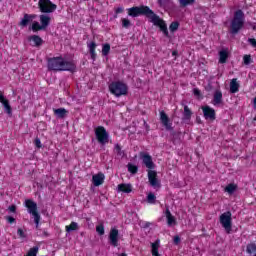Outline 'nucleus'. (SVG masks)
I'll list each match as a JSON object with an SVG mask.
<instances>
[{"mask_svg":"<svg viewBox=\"0 0 256 256\" xmlns=\"http://www.w3.org/2000/svg\"><path fill=\"white\" fill-rule=\"evenodd\" d=\"M128 171L129 173H132L133 175H135V173H137L138 168L136 165H133L131 163L128 164Z\"/></svg>","mask_w":256,"mask_h":256,"instance_id":"38","label":"nucleus"},{"mask_svg":"<svg viewBox=\"0 0 256 256\" xmlns=\"http://www.w3.org/2000/svg\"><path fill=\"white\" fill-rule=\"evenodd\" d=\"M160 243H161L160 240H156L155 242H153V243L151 244V253H152V256H161V255H159Z\"/></svg>","mask_w":256,"mask_h":256,"instance_id":"20","label":"nucleus"},{"mask_svg":"<svg viewBox=\"0 0 256 256\" xmlns=\"http://www.w3.org/2000/svg\"><path fill=\"white\" fill-rule=\"evenodd\" d=\"M244 24H245V14L243 13V10H237L230 24L231 33L233 35H236V33H239V31L243 29Z\"/></svg>","mask_w":256,"mask_h":256,"instance_id":"3","label":"nucleus"},{"mask_svg":"<svg viewBox=\"0 0 256 256\" xmlns=\"http://www.w3.org/2000/svg\"><path fill=\"white\" fill-rule=\"evenodd\" d=\"M181 243V238L179 236H174V244L179 245Z\"/></svg>","mask_w":256,"mask_h":256,"instance_id":"45","label":"nucleus"},{"mask_svg":"<svg viewBox=\"0 0 256 256\" xmlns=\"http://www.w3.org/2000/svg\"><path fill=\"white\" fill-rule=\"evenodd\" d=\"M37 251H39L38 247H33V256L37 255Z\"/></svg>","mask_w":256,"mask_h":256,"instance_id":"50","label":"nucleus"},{"mask_svg":"<svg viewBox=\"0 0 256 256\" xmlns=\"http://www.w3.org/2000/svg\"><path fill=\"white\" fill-rule=\"evenodd\" d=\"M191 115H193V112H191V109H189V106H184V113H183V120L189 121L191 119Z\"/></svg>","mask_w":256,"mask_h":256,"instance_id":"27","label":"nucleus"},{"mask_svg":"<svg viewBox=\"0 0 256 256\" xmlns=\"http://www.w3.org/2000/svg\"><path fill=\"white\" fill-rule=\"evenodd\" d=\"M243 61H244V65H250V63H251V55H244Z\"/></svg>","mask_w":256,"mask_h":256,"instance_id":"40","label":"nucleus"},{"mask_svg":"<svg viewBox=\"0 0 256 256\" xmlns=\"http://www.w3.org/2000/svg\"><path fill=\"white\" fill-rule=\"evenodd\" d=\"M221 103H223V93H221V91L217 90L214 93L212 105L217 107V105H221Z\"/></svg>","mask_w":256,"mask_h":256,"instance_id":"18","label":"nucleus"},{"mask_svg":"<svg viewBox=\"0 0 256 256\" xmlns=\"http://www.w3.org/2000/svg\"><path fill=\"white\" fill-rule=\"evenodd\" d=\"M0 103H2V105L4 107V111L8 115H11L12 110H11V105H9V100H7V98H5V96L3 95V93H1V91H0Z\"/></svg>","mask_w":256,"mask_h":256,"instance_id":"15","label":"nucleus"},{"mask_svg":"<svg viewBox=\"0 0 256 256\" xmlns=\"http://www.w3.org/2000/svg\"><path fill=\"white\" fill-rule=\"evenodd\" d=\"M123 11H124V8L122 6L115 9L116 15H119V13H123Z\"/></svg>","mask_w":256,"mask_h":256,"instance_id":"46","label":"nucleus"},{"mask_svg":"<svg viewBox=\"0 0 256 256\" xmlns=\"http://www.w3.org/2000/svg\"><path fill=\"white\" fill-rule=\"evenodd\" d=\"M38 5L41 13H53L57 10V6L51 0H39Z\"/></svg>","mask_w":256,"mask_h":256,"instance_id":"8","label":"nucleus"},{"mask_svg":"<svg viewBox=\"0 0 256 256\" xmlns=\"http://www.w3.org/2000/svg\"><path fill=\"white\" fill-rule=\"evenodd\" d=\"M33 41L36 47H41V45H43V39L37 35L33 36Z\"/></svg>","mask_w":256,"mask_h":256,"instance_id":"34","label":"nucleus"},{"mask_svg":"<svg viewBox=\"0 0 256 256\" xmlns=\"http://www.w3.org/2000/svg\"><path fill=\"white\" fill-rule=\"evenodd\" d=\"M179 1L182 7H187V5H193L195 3V0H179Z\"/></svg>","mask_w":256,"mask_h":256,"instance_id":"37","label":"nucleus"},{"mask_svg":"<svg viewBox=\"0 0 256 256\" xmlns=\"http://www.w3.org/2000/svg\"><path fill=\"white\" fill-rule=\"evenodd\" d=\"M160 121L167 131L173 130V123H171V120H169V116H167L165 111L160 112Z\"/></svg>","mask_w":256,"mask_h":256,"instance_id":"11","label":"nucleus"},{"mask_svg":"<svg viewBox=\"0 0 256 256\" xmlns=\"http://www.w3.org/2000/svg\"><path fill=\"white\" fill-rule=\"evenodd\" d=\"M48 69L50 71H74L75 64L63 59V57H54L48 60Z\"/></svg>","mask_w":256,"mask_h":256,"instance_id":"2","label":"nucleus"},{"mask_svg":"<svg viewBox=\"0 0 256 256\" xmlns=\"http://www.w3.org/2000/svg\"><path fill=\"white\" fill-rule=\"evenodd\" d=\"M33 21V15L25 14L22 20L20 21L21 27H27L29 23Z\"/></svg>","mask_w":256,"mask_h":256,"instance_id":"21","label":"nucleus"},{"mask_svg":"<svg viewBox=\"0 0 256 256\" xmlns=\"http://www.w3.org/2000/svg\"><path fill=\"white\" fill-rule=\"evenodd\" d=\"M165 215L168 227H173L174 225H177V219H175V216L171 214L169 208H166Z\"/></svg>","mask_w":256,"mask_h":256,"instance_id":"16","label":"nucleus"},{"mask_svg":"<svg viewBox=\"0 0 256 256\" xmlns=\"http://www.w3.org/2000/svg\"><path fill=\"white\" fill-rule=\"evenodd\" d=\"M148 181L153 189H161V181L157 178V172L155 170L148 171Z\"/></svg>","mask_w":256,"mask_h":256,"instance_id":"9","label":"nucleus"},{"mask_svg":"<svg viewBox=\"0 0 256 256\" xmlns=\"http://www.w3.org/2000/svg\"><path fill=\"white\" fill-rule=\"evenodd\" d=\"M92 183L94 187H99V185H103L105 183V174L98 173L92 176Z\"/></svg>","mask_w":256,"mask_h":256,"instance_id":"13","label":"nucleus"},{"mask_svg":"<svg viewBox=\"0 0 256 256\" xmlns=\"http://www.w3.org/2000/svg\"><path fill=\"white\" fill-rule=\"evenodd\" d=\"M51 25V16L42 14L39 16V22H33V31H45Z\"/></svg>","mask_w":256,"mask_h":256,"instance_id":"6","label":"nucleus"},{"mask_svg":"<svg viewBox=\"0 0 256 256\" xmlns=\"http://www.w3.org/2000/svg\"><path fill=\"white\" fill-rule=\"evenodd\" d=\"M177 29H179V22H172L169 26V30L171 31V33H175Z\"/></svg>","mask_w":256,"mask_h":256,"instance_id":"36","label":"nucleus"},{"mask_svg":"<svg viewBox=\"0 0 256 256\" xmlns=\"http://www.w3.org/2000/svg\"><path fill=\"white\" fill-rule=\"evenodd\" d=\"M17 233H18V236L20 237V239H25V237H27L25 235V232L21 228L18 229Z\"/></svg>","mask_w":256,"mask_h":256,"instance_id":"41","label":"nucleus"},{"mask_svg":"<svg viewBox=\"0 0 256 256\" xmlns=\"http://www.w3.org/2000/svg\"><path fill=\"white\" fill-rule=\"evenodd\" d=\"M33 217H34V223L36 224V227H39V222L41 221V216L39 213H37V204L33 203Z\"/></svg>","mask_w":256,"mask_h":256,"instance_id":"23","label":"nucleus"},{"mask_svg":"<svg viewBox=\"0 0 256 256\" xmlns=\"http://www.w3.org/2000/svg\"><path fill=\"white\" fill-rule=\"evenodd\" d=\"M121 23L124 29H129V27H131V21L128 18H122Z\"/></svg>","mask_w":256,"mask_h":256,"instance_id":"35","label":"nucleus"},{"mask_svg":"<svg viewBox=\"0 0 256 256\" xmlns=\"http://www.w3.org/2000/svg\"><path fill=\"white\" fill-rule=\"evenodd\" d=\"M96 231L99 235H105V227L103 225L97 226Z\"/></svg>","mask_w":256,"mask_h":256,"instance_id":"39","label":"nucleus"},{"mask_svg":"<svg viewBox=\"0 0 256 256\" xmlns=\"http://www.w3.org/2000/svg\"><path fill=\"white\" fill-rule=\"evenodd\" d=\"M225 193H228V195H233V193H235V191H237V184H228L225 189H224Z\"/></svg>","mask_w":256,"mask_h":256,"instance_id":"26","label":"nucleus"},{"mask_svg":"<svg viewBox=\"0 0 256 256\" xmlns=\"http://www.w3.org/2000/svg\"><path fill=\"white\" fill-rule=\"evenodd\" d=\"M128 15L129 17H139V15H145L150 21V23H153L156 27H159L162 33L166 37H169V30H167V24H165V21L163 19H160L149 6H139V7H132L128 8Z\"/></svg>","mask_w":256,"mask_h":256,"instance_id":"1","label":"nucleus"},{"mask_svg":"<svg viewBox=\"0 0 256 256\" xmlns=\"http://www.w3.org/2000/svg\"><path fill=\"white\" fill-rule=\"evenodd\" d=\"M54 115L59 119H64L65 115H67V110L65 108L54 109Z\"/></svg>","mask_w":256,"mask_h":256,"instance_id":"25","label":"nucleus"},{"mask_svg":"<svg viewBox=\"0 0 256 256\" xmlns=\"http://www.w3.org/2000/svg\"><path fill=\"white\" fill-rule=\"evenodd\" d=\"M157 200V197L153 192L148 193L147 195V203H150V205H155V201Z\"/></svg>","mask_w":256,"mask_h":256,"instance_id":"31","label":"nucleus"},{"mask_svg":"<svg viewBox=\"0 0 256 256\" xmlns=\"http://www.w3.org/2000/svg\"><path fill=\"white\" fill-rule=\"evenodd\" d=\"M248 43H250L251 46L256 48V39L255 38H249Z\"/></svg>","mask_w":256,"mask_h":256,"instance_id":"44","label":"nucleus"},{"mask_svg":"<svg viewBox=\"0 0 256 256\" xmlns=\"http://www.w3.org/2000/svg\"><path fill=\"white\" fill-rule=\"evenodd\" d=\"M193 93L196 97H199L201 95V91L198 88H194Z\"/></svg>","mask_w":256,"mask_h":256,"instance_id":"47","label":"nucleus"},{"mask_svg":"<svg viewBox=\"0 0 256 256\" xmlns=\"http://www.w3.org/2000/svg\"><path fill=\"white\" fill-rule=\"evenodd\" d=\"M31 39H33V36H30V37H29V41H31Z\"/></svg>","mask_w":256,"mask_h":256,"instance_id":"54","label":"nucleus"},{"mask_svg":"<svg viewBox=\"0 0 256 256\" xmlns=\"http://www.w3.org/2000/svg\"><path fill=\"white\" fill-rule=\"evenodd\" d=\"M8 211H9L10 213H16V211H17V206H15V205L9 206V207H8Z\"/></svg>","mask_w":256,"mask_h":256,"instance_id":"43","label":"nucleus"},{"mask_svg":"<svg viewBox=\"0 0 256 256\" xmlns=\"http://www.w3.org/2000/svg\"><path fill=\"white\" fill-rule=\"evenodd\" d=\"M24 205L28 209V213H30V215H33V200H25Z\"/></svg>","mask_w":256,"mask_h":256,"instance_id":"30","label":"nucleus"},{"mask_svg":"<svg viewBox=\"0 0 256 256\" xmlns=\"http://www.w3.org/2000/svg\"><path fill=\"white\" fill-rule=\"evenodd\" d=\"M114 151H115L116 155H119V157H125V152L123 150H121V145L115 144Z\"/></svg>","mask_w":256,"mask_h":256,"instance_id":"32","label":"nucleus"},{"mask_svg":"<svg viewBox=\"0 0 256 256\" xmlns=\"http://www.w3.org/2000/svg\"><path fill=\"white\" fill-rule=\"evenodd\" d=\"M133 191V185L122 183L117 186L118 193H131Z\"/></svg>","mask_w":256,"mask_h":256,"instance_id":"17","label":"nucleus"},{"mask_svg":"<svg viewBox=\"0 0 256 256\" xmlns=\"http://www.w3.org/2000/svg\"><path fill=\"white\" fill-rule=\"evenodd\" d=\"M142 161L147 169H155V163H153V158L151 157V155L143 154Z\"/></svg>","mask_w":256,"mask_h":256,"instance_id":"14","label":"nucleus"},{"mask_svg":"<svg viewBox=\"0 0 256 256\" xmlns=\"http://www.w3.org/2000/svg\"><path fill=\"white\" fill-rule=\"evenodd\" d=\"M26 256H33V248H30Z\"/></svg>","mask_w":256,"mask_h":256,"instance_id":"51","label":"nucleus"},{"mask_svg":"<svg viewBox=\"0 0 256 256\" xmlns=\"http://www.w3.org/2000/svg\"><path fill=\"white\" fill-rule=\"evenodd\" d=\"M167 3H169V0H158V4L161 7H167Z\"/></svg>","mask_w":256,"mask_h":256,"instance_id":"42","label":"nucleus"},{"mask_svg":"<svg viewBox=\"0 0 256 256\" xmlns=\"http://www.w3.org/2000/svg\"><path fill=\"white\" fill-rule=\"evenodd\" d=\"M201 109L203 111V115L206 120L215 121L216 119L215 109L211 108L210 106H202Z\"/></svg>","mask_w":256,"mask_h":256,"instance_id":"10","label":"nucleus"},{"mask_svg":"<svg viewBox=\"0 0 256 256\" xmlns=\"http://www.w3.org/2000/svg\"><path fill=\"white\" fill-rule=\"evenodd\" d=\"M120 256H127V254H125V253H122Z\"/></svg>","mask_w":256,"mask_h":256,"instance_id":"53","label":"nucleus"},{"mask_svg":"<svg viewBox=\"0 0 256 256\" xmlns=\"http://www.w3.org/2000/svg\"><path fill=\"white\" fill-rule=\"evenodd\" d=\"M111 51V45H109V44H104L103 46H102V55L104 56V57H107V55H109V52Z\"/></svg>","mask_w":256,"mask_h":256,"instance_id":"33","label":"nucleus"},{"mask_svg":"<svg viewBox=\"0 0 256 256\" xmlns=\"http://www.w3.org/2000/svg\"><path fill=\"white\" fill-rule=\"evenodd\" d=\"M94 131L96 139L100 145H107V143H109V132H107L105 127L98 126Z\"/></svg>","mask_w":256,"mask_h":256,"instance_id":"7","label":"nucleus"},{"mask_svg":"<svg viewBox=\"0 0 256 256\" xmlns=\"http://www.w3.org/2000/svg\"><path fill=\"white\" fill-rule=\"evenodd\" d=\"M87 47L91 55V59L95 61V59L97 58V53L95 52V49H97V44L95 42H88Z\"/></svg>","mask_w":256,"mask_h":256,"instance_id":"19","label":"nucleus"},{"mask_svg":"<svg viewBox=\"0 0 256 256\" xmlns=\"http://www.w3.org/2000/svg\"><path fill=\"white\" fill-rule=\"evenodd\" d=\"M219 222L226 233H231V230L233 229V218L230 211L222 213L219 217Z\"/></svg>","mask_w":256,"mask_h":256,"instance_id":"5","label":"nucleus"},{"mask_svg":"<svg viewBox=\"0 0 256 256\" xmlns=\"http://www.w3.org/2000/svg\"><path fill=\"white\" fill-rule=\"evenodd\" d=\"M35 145L38 149H41V140H39V138L35 139Z\"/></svg>","mask_w":256,"mask_h":256,"instance_id":"48","label":"nucleus"},{"mask_svg":"<svg viewBox=\"0 0 256 256\" xmlns=\"http://www.w3.org/2000/svg\"><path fill=\"white\" fill-rule=\"evenodd\" d=\"M6 220L8 221V223H15V218H13L12 216L6 217Z\"/></svg>","mask_w":256,"mask_h":256,"instance_id":"49","label":"nucleus"},{"mask_svg":"<svg viewBox=\"0 0 256 256\" xmlns=\"http://www.w3.org/2000/svg\"><path fill=\"white\" fill-rule=\"evenodd\" d=\"M227 59H229V51L222 50L219 52V63H227Z\"/></svg>","mask_w":256,"mask_h":256,"instance_id":"24","label":"nucleus"},{"mask_svg":"<svg viewBox=\"0 0 256 256\" xmlns=\"http://www.w3.org/2000/svg\"><path fill=\"white\" fill-rule=\"evenodd\" d=\"M172 55H174V56L177 55V51H173Z\"/></svg>","mask_w":256,"mask_h":256,"instance_id":"52","label":"nucleus"},{"mask_svg":"<svg viewBox=\"0 0 256 256\" xmlns=\"http://www.w3.org/2000/svg\"><path fill=\"white\" fill-rule=\"evenodd\" d=\"M109 240L113 247H117L119 245V230L112 228L109 234Z\"/></svg>","mask_w":256,"mask_h":256,"instance_id":"12","label":"nucleus"},{"mask_svg":"<svg viewBox=\"0 0 256 256\" xmlns=\"http://www.w3.org/2000/svg\"><path fill=\"white\" fill-rule=\"evenodd\" d=\"M246 252L248 255H254L256 256V244L255 243H250L246 246Z\"/></svg>","mask_w":256,"mask_h":256,"instance_id":"28","label":"nucleus"},{"mask_svg":"<svg viewBox=\"0 0 256 256\" xmlns=\"http://www.w3.org/2000/svg\"><path fill=\"white\" fill-rule=\"evenodd\" d=\"M109 91L112 95H115V97H121L123 95H127L129 88L127 87V84L116 81L109 85Z\"/></svg>","mask_w":256,"mask_h":256,"instance_id":"4","label":"nucleus"},{"mask_svg":"<svg viewBox=\"0 0 256 256\" xmlns=\"http://www.w3.org/2000/svg\"><path fill=\"white\" fill-rule=\"evenodd\" d=\"M239 92V82H237V78H233L230 82V93H238Z\"/></svg>","mask_w":256,"mask_h":256,"instance_id":"22","label":"nucleus"},{"mask_svg":"<svg viewBox=\"0 0 256 256\" xmlns=\"http://www.w3.org/2000/svg\"><path fill=\"white\" fill-rule=\"evenodd\" d=\"M67 233H71V231H77L79 229V224L77 222H71L69 226L65 227Z\"/></svg>","mask_w":256,"mask_h":256,"instance_id":"29","label":"nucleus"}]
</instances>
